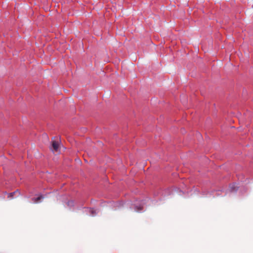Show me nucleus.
I'll list each match as a JSON object with an SVG mask.
<instances>
[{
	"instance_id": "f257e3e1",
	"label": "nucleus",
	"mask_w": 253,
	"mask_h": 253,
	"mask_svg": "<svg viewBox=\"0 0 253 253\" xmlns=\"http://www.w3.org/2000/svg\"><path fill=\"white\" fill-rule=\"evenodd\" d=\"M51 149L53 152H58L59 151L58 142L55 140H52Z\"/></svg>"
},
{
	"instance_id": "f03ea898",
	"label": "nucleus",
	"mask_w": 253,
	"mask_h": 253,
	"mask_svg": "<svg viewBox=\"0 0 253 253\" xmlns=\"http://www.w3.org/2000/svg\"><path fill=\"white\" fill-rule=\"evenodd\" d=\"M230 189L231 192H235L237 190L238 187L235 184H233L230 186Z\"/></svg>"
},
{
	"instance_id": "7ed1b4c3",
	"label": "nucleus",
	"mask_w": 253,
	"mask_h": 253,
	"mask_svg": "<svg viewBox=\"0 0 253 253\" xmlns=\"http://www.w3.org/2000/svg\"><path fill=\"white\" fill-rule=\"evenodd\" d=\"M43 197L42 196H40L37 198H33L32 200L35 203H38L40 202L41 199H43Z\"/></svg>"
},
{
	"instance_id": "20e7f679",
	"label": "nucleus",
	"mask_w": 253,
	"mask_h": 253,
	"mask_svg": "<svg viewBox=\"0 0 253 253\" xmlns=\"http://www.w3.org/2000/svg\"><path fill=\"white\" fill-rule=\"evenodd\" d=\"M89 212H91V215L93 216L95 214H96V211L93 209H90L89 210Z\"/></svg>"
},
{
	"instance_id": "39448f33",
	"label": "nucleus",
	"mask_w": 253,
	"mask_h": 253,
	"mask_svg": "<svg viewBox=\"0 0 253 253\" xmlns=\"http://www.w3.org/2000/svg\"><path fill=\"white\" fill-rule=\"evenodd\" d=\"M16 192H13V193H10L8 194V197L9 198H12L13 195L16 193Z\"/></svg>"
},
{
	"instance_id": "423d86ee",
	"label": "nucleus",
	"mask_w": 253,
	"mask_h": 253,
	"mask_svg": "<svg viewBox=\"0 0 253 253\" xmlns=\"http://www.w3.org/2000/svg\"><path fill=\"white\" fill-rule=\"evenodd\" d=\"M73 202L72 201H70V202H68V206H70V205L72 206L73 205Z\"/></svg>"
},
{
	"instance_id": "0eeeda50",
	"label": "nucleus",
	"mask_w": 253,
	"mask_h": 253,
	"mask_svg": "<svg viewBox=\"0 0 253 253\" xmlns=\"http://www.w3.org/2000/svg\"><path fill=\"white\" fill-rule=\"evenodd\" d=\"M142 210V207H139L137 210H136V211H141Z\"/></svg>"
}]
</instances>
